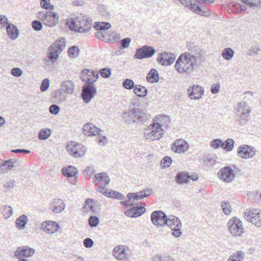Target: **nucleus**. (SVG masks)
I'll list each match as a JSON object with an SVG mask.
<instances>
[{"label":"nucleus","mask_w":261,"mask_h":261,"mask_svg":"<svg viewBox=\"0 0 261 261\" xmlns=\"http://www.w3.org/2000/svg\"><path fill=\"white\" fill-rule=\"evenodd\" d=\"M59 58V55L55 52L51 51L48 55L49 60L53 63L55 62Z\"/></svg>","instance_id":"774afa93"},{"label":"nucleus","mask_w":261,"mask_h":261,"mask_svg":"<svg viewBox=\"0 0 261 261\" xmlns=\"http://www.w3.org/2000/svg\"><path fill=\"white\" fill-rule=\"evenodd\" d=\"M68 152L74 158H81L85 155L87 148L81 144L75 142H70L66 147Z\"/></svg>","instance_id":"6e6552de"},{"label":"nucleus","mask_w":261,"mask_h":261,"mask_svg":"<svg viewBox=\"0 0 261 261\" xmlns=\"http://www.w3.org/2000/svg\"><path fill=\"white\" fill-rule=\"evenodd\" d=\"M2 212L5 218L8 219L12 215L13 210L10 206L4 205L2 208Z\"/></svg>","instance_id":"37998d69"},{"label":"nucleus","mask_w":261,"mask_h":261,"mask_svg":"<svg viewBox=\"0 0 261 261\" xmlns=\"http://www.w3.org/2000/svg\"><path fill=\"white\" fill-rule=\"evenodd\" d=\"M131 42V39L130 38H125L122 39L120 42V48H127Z\"/></svg>","instance_id":"bf43d9fd"},{"label":"nucleus","mask_w":261,"mask_h":261,"mask_svg":"<svg viewBox=\"0 0 261 261\" xmlns=\"http://www.w3.org/2000/svg\"><path fill=\"white\" fill-rule=\"evenodd\" d=\"M32 27L34 30L39 31L42 28V23L39 20H34L32 22Z\"/></svg>","instance_id":"864d4df0"},{"label":"nucleus","mask_w":261,"mask_h":261,"mask_svg":"<svg viewBox=\"0 0 261 261\" xmlns=\"http://www.w3.org/2000/svg\"><path fill=\"white\" fill-rule=\"evenodd\" d=\"M218 177L224 182H230L235 178V173L230 166H225L220 169L218 172Z\"/></svg>","instance_id":"9b49d317"},{"label":"nucleus","mask_w":261,"mask_h":261,"mask_svg":"<svg viewBox=\"0 0 261 261\" xmlns=\"http://www.w3.org/2000/svg\"><path fill=\"white\" fill-rule=\"evenodd\" d=\"M197 57L190 52L182 53L177 58L174 67L180 74L190 73L195 67H198Z\"/></svg>","instance_id":"f257e3e1"},{"label":"nucleus","mask_w":261,"mask_h":261,"mask_svg":"<svg viewBox=\"0 0 261 261\" xmlns=\"http://www.w3.org/2000/svg\"><path fill=\"white\" fill-rule=\"evenodd\" d=\"M222 141L220 139H216L213 140L211 143V145L216 148L218 149L220 147H222Z\"/></svg>","instance_id":"4d7b16f0"},{"label":"nucleus","mask_w":261,"mask_h":261,"mask_svg":"<svg viewBox=\"0 0 261 261\" xmlns=\"http://www.w3.org/2000/svg\"><path fill=\"white\" fill-rule=\"evenodd\" d=\"M145 211L144 206L135 205L124 212V214L128 217L137 218L142 214Z\"/></svg>","instance_id":"4be33fe9"},{"label":"nucleus","mask_w":261,"mask_h":261,"mask_svg":"<svg viewBox=\"0 0 261 261\" xmlns=\"http://www.w3.org/2000/svg\"><path fill=\"white\" fill-rule=\"evenodd\" d=\"M100 74L104 78H108L111 74V70L110 68H103L100 71Z\"/></svg>","instance_id":"0e129e2a"},{"label":"nucleus","mask_w":261,"mask_h":261,"mask_svg":"<svg viewBox=\"0 0 261 261\" xmlns=\"http://www.w3.org/2000/svg\"><path fill=\"white\" fill-rule=\"evenodd\" d=\"M234 145V141L232 139H228L222 142V148L226 151H231Z\"/></svg>","instance_id":"a19ab883"},{"label":"nucleus","mask_w":261,"mask_h":261,"mask_svg":"<svg viewBox=\"0 0 261 261\" xmlns=\"http://www.w3.org/2000/svg\"><path fill=\"white\" fill-rule=\"evenodd\" d=\"M28 221V219L26 215H21L16 220L15 225L16 227L20 230L23 229L25 227Z\"/></svg>","instance_id":"473e14b6"},{"label":"nucleus","mask_w":261,"mask_h":261,"mask_svg":"<svg viewBox=\"0 0 261 261\" xmlns=\"http://www.w3.org/2000/svg\"><path fill=\"white\" fill-rule=\"evenodd\" d=\"M187 48L190 53H192L195 55H201L202 54V50L194 43H188Z\"/></svg>","instance_id":"c9c22d12"},{"label":"nucleus","mask_w":261,"mask_h":261,"mask_svg":"<svg viewBox=\"0 0 261 261\" xmlns=\"http://www.w3.org/2000/svg\"><path fill=\"white\" fill-rule=\"evenodd\" d=\"M123 118L126 123L130 124L144 122L150 118V115L142 109L134 107L123 113Z\"/></svg>","instance_id":"f03ea898"},{"label":"nucleus","mask_w":261,"mask_h":261,"mask_svg":"<svg viewBox=\"0 0 261 261\" xmlns=\"http://www.w3.org/2000/svg\"><path fill=\"white\" fill-rule=\"evenodd\" d=\"M165 225L172 230V235L176 238L179 237L181 234V223L179 218L175 216H169L166 220Z\"/></svg>","instance_id":"0eeeda50"},{"label":"nucleus","mask_w":261,"mask_h":261,"mask_svg":"<svg viewBox=\"0 0 261 261\" xmlns=\"http://www.w3.org/2000/svg\"><path fill=\"white\" fill-rule=\"evenodd\" d=\"M179 1L182 5L189 8L190 10L193 5H196V4L194 3L193 0H179Z\"/></svg>","instance_id":"13d9d810"},{"label":"nucleus","mask_w":261,"mask_h":261,"mask_svg":"<svg viewBox=\"0 0 261 261\" xmlns=\"http://www.w3.org/2000/svg\"><path fill=\"white\" fill-rule=\"evenodd\" d=\"M92 20L86 16L80 14L72 18L71 24L74 30L80 33H87L92 27Z\"/></svg>","instance_id":"7ed1b4c3"},{"label":"nucleus","mask_w":261,"mask_h":261,"mask_svg":"<svg viewBox=\"0 0 261 261\" xmlns=\"http://www.w3.org/2000/svg\"><path fill=\"white\" fill-rule=\"evenodd\" d=\"M175 181L179 185L188 183L189 181L188 173L186 172H180L177 173L175 176Z\"/></svg>","instance_id":"7c9ffc66"},{"label":"nucleus","mask_w":261,"mask_h":261,"mask_svg":"<svg viewBox=\"0 0 261 261\" xmlns=\"http://www.w3.org/2000/svg\"><path fill=\"white\" fill-rule=\"evenodd\" d=\"M60 107L57 105H52L49 108V111L51 114L57 115L60 111Z\"/></svg>","instance_id":"e2e57ef3"},{"label":"nucleus","mask_w":261,"mask_h":261,"mask_svg":"<svg viewBox=\"0 0 261 261\" xmlns=\"http://www.w3.org/2000/svg\"><path fill=\"white\" fill-rule=\"evenodd\" d=\"M243 3L253 9L261 8V0H241Z\"/></svg>","instance_id":"e433bc0d"},{"label":"nucleus","mask_w":261,"mask_h":261,"mask_svg":"<svg viewBox=\"0 0 261 261\" xmlns=\"http://www.w3.org/2000/svg\"><path fill=\"white\" fill-rule=\"evenodd\" d=\"M6 30L8 36L12 40H15L18 37L19 31L17 27L12 24L8 23L6 24Z\"/></svg>","instance_id":"393cba45"},{"label":"nucleus","mask_w":261,"mask_h":261,"mask_svg":"<svg viewBox=\"0 0 261 261\" xmlns=\"http://www.w3.org/2000/svg\"><path fill=\"white\" fill-rule=\"evenodd\" d=\"M255 150L254 148L248 145L240 146L238 154L244 159L251 158L255 155Z\"/></svg>","instance_id":"6ab92c4d"},{"label":"nucleus","mask_w":261,"mask_h":261,"mask_svg":"<svg viewBox=\"0 0 261 261\" xmlns=\"http://www.w3.org/2000/svg\"><path fill=\"white\" fill-rule=\"evenodd\" d=\"M74 88V84L70 81H64L61 84L62 90L69 94H72L73 92Z\"/></svg>","instance_id":"2f4dec72"},{"label":"nucleus","mask_w":261,"mask_h":261,"mask_svg":"<svg viewBox=\"0 0 261 261\" xmlns=\"http://www.w3.org/2000/svg\"><path fill=\"white\" fill-rule=\"evenodd\" d=\"M93 244L94 242L90 238H87L84 240L83 245L85 247L87 248H91L93 246Z\"/></svg>","instance_id":"69168bd1"},{"label":"nucleus","mask_w":261,"mask_h":261,"mask_svg":"<svg viewBox=\"0 0 261 261\" xmlns=\"http://www.w3.org/2000/svg\"><path fill=\"white\" fill-rule=\"evenodd\" d=\"M221 207H222V209L223 213L225 215H228L230 214V213L231 211V207H230V205L229 204L228 202H222V204H221Z\"/></svg>","instance_id":"603ef678"},{"label":"nucleus","mask_w":261,"mask_h":261,"mask_svg":"<svg viewBox=\"0 0 261 261\" xmlns=\"http://www.w3.org/2000/svg\"><path fill=\"white\" fill-rule=\"evenodd\" d=\"M59 228V225L58 223L55 222H43L41 223V228L48 233H53L56 232Z\"/></svg>","instance_id":"b1692460"},{"label":"nucleus","mask_w":261,"mask_h":261,"mask_svg":"<svg viewBox=\"0 0 261 261\" xmlns=\"http://www.w3.org/2000/svg\"><path fill=\"white\" fill-rule=\"evenodd\" d=\"M220 83L213 84L211 87V91L213 94H216L220 91Z\"/></svg>","instance_id":"338daca9"},{"label":"nucleus","mask_w":261,"mask_h":261,"mask_svg":"<svg viewBox=\"0 0 261 261\" xmlns=\"http://www.w3.org/2000/svg\"><path fill=\"white\" fill-rule=\"evenodd\" d=\"M96 32L95 33V37L99 40L103 41L107 40L106 34L105 32L96 30Z\"/></svg>","instance_id":"5fc2aeb1"},{"label":"nucleus","mask_w":261,"mask_h":261,"mask_svg":"<svg viewBox=\"0 0 261 261\" xmlns=\"http://www.w3.org/2000/svg\"><path fill=\"white\" fill-rule=\"evenodd\" d=\"M49 86V80L48 79H44L41 83L40 86V90L44 92L48 88Z\"/></svg>","instance_id":"6e6d98bb"},{"label":"nucleus","mask_w":261,"mask_h":261,"mask_svg":"<svg viewBox=\"0 0 261 261\" xmlns=\"http://www.w3.org/2000/svg\"><path fill=\"white\" fill-rule=\"evenodd\" d=\"M68 55L72 58H76L79 56L80 49L77 46H72L68 49Z\"/></svg>","instance_id":"49530a36"},{"label":"nucleus","mask_w":261,"mask_h":261,"mask_svg":"<svg viewBox=\"0 0 261 261\" xmlns=\"http://www.w3.org/2000/svg\"><path fill=\"white\" fill-rule=\"evenodd\" d=\"M127 197L129 200H140L144 198V196H143L142 192H141V191H139L137 193H129L127 194Z\"/></svg>","instance_id":"a18cd8bd"},{"label":"nucleus","mask_w":261,"mask_h":261,"mask_svg":"<svg viewBox=\"0 0 261 261\" xmlns=\"http://www.w3.org/2000/svg\"><path fill=\"white\" fill-rule=\"evenodd\" d=\"M111 27V25L109 22H95V25L94 26V28L96 30H98L103 32H106L107 30L110 29Z\"/></svg>","instance_id":"58836bf2"},{"label":"nucleus","mask_w":261,"mask_h":261,"mask_svg":"<svg viewBox=\"0 0 261 261\" xmlns=\"http://www.w3.org/2000/svg\"><path fill=\"white\" fill-rule=\"evenodd\" d=\"M234 52L232 49L230 48H225L222 50V56L226 60H231L233 56Z\"/></svg>","instance_id":"ea45409f"},{"label":"nucleus","mask_w":261,"mask_h":261,"mask_svg":"<svg viewBox=\"0 0 261 261\" xmlns=\"http://www.w3.org/2000/svg\"><path fill=\"white\" fill-rule=\"evenodd\" d=\"M11 73L14 76L19 77L22 74L23 71L20 68L15 67L11 69Z\"/></svg>","instance_id":"052dcab7"},{"label":"nucleus","mask_w":261,"mask_h":261,"mask_svg":"<svg viewBox=\"0 0 261 261\" xmlns=\"http://www.w3.org/2000/svg\"><path fill=\"white\" fill-rule=\"evenodd\" d=\"M245 254L242 251H238L231 255L227 261H243Z\"/></svg>","instance_id":"4c0bfd02"},{"label":"nucleus","mask_w":261,"mask_h":261,"mask_svg":"<svg viewBox=\"0 0 261 261\" xmlns=\"http://www.w3.org/2000/svg\"><path fill=\"white\" fill-rule=\"evenodd\" d=\"M83 132L86 136H94L97 135L99 132H102V130L93 124L88 123L83 126Z\"/></svg>","instance_id":"5701e85b"},{"label":"nucleus","mask_w":261,"mask_h":261,"mask_svg":"<svg viewBox=\"0 0 261 261\" xmlns=\"http://www.w3.org/2000/svg\"><path fill=\"white\" fill-rule=\"evenodd\" d=\"M166 215L161 211H153L151 214V220L154 225L164 226L167 218Z\"/></svg>","instance_id":"4468645a"},{"label":"nucleus","mask_w":261,"mask_h":261,"mask_svg":"<svg viewBox=\"0 0 261 261\" xmlns=\"http://www.w3.org/2000/svg\"><path fill=\"white\" fill-rule=\"evenodd\" d=\"M97 92L93 84L85 83L82 87V96L83 101L88 103L90 102Z\"/></svg>","instance_id":"1a4fd4ad"},{"label":"nucleus","mask_w":261,"mask_h":261,"mask_svg":"<svg viewBox=\"0 0 261 261\" xmlns=\"http://www.w3.org/2000/svg\"><path fill=\"white\" fill-rule=\"evenodd\" d=\"M113 255L117 259L119 260L126 259L128 257L124 246L123 245L116 246L114 249Z\"/></svg>","instance_id":"a878e982"},{"label":"nucleus","mask_w":261,"mask_h":261,"mask_svg":"<svg viewBox=\"0 0 261 261\" xmlns=\"http://www.w3.org/2000/svg\"><path fill=\"white\" fill-rule=\"evenodd\" d=\"M175 59V56L171 53L164 52L158 55L157 61L163 66H168L172 64Z\"/></svg>","instance_id":"f3484780"},{"label":"nucleus","mask_w":261,"mask_h":261,"mask_svg":"<svg viewBox=\"0 0 261 261\" xmlns=\"http://www.w3.org/2000/svg\"><path fill=\"white\" fill-rule=\"evenodd\" d=\"M99 222L98 218L95 216L90 217L88 220L89 225L92 227H96L99 224Z\"/></svg>","instance_id":"3c124183"},{"label":"nucleus","mask_w":261,"mask_h":261,"mask_svg":"<svg viewBox=\"0 0 261 261\" xmlns=\"http://www.w3.org/2000/svg\"><path fill=\"white\" fill-rule=\"evenodd\" d=\"M251 110L248 104L244 101L240 102L237 107V114L241 120L247 121L248 120L249 114Z\"/></svg>","instance_id":"dca6fc26"},{"label":"nucleus","mask_w":261,"mask_h":261,"mask_svg":"<svg viewBox=\"0 0 261 261\" xmlns=\"http://www.w3.org/2000/svg\"><path fill=\"white\" fill-rule=\"evenodd\" d=\"M80 77L81 80L86 83L93 84L97 80L98 73L97 71L85 69L82 71Z\"/></svg>","instance_id":"2eb2a0df"},{"label":"nucleus","mask_w":261,"mask_h":261,"mask_svg":"<svg viewBox=\"0 0 261 261\" xmlns=\"http://www.w3.org/2000/svg\"><path fill=\"white\" fill-rule=\"evenodd\" d=\"M94 177L96 180L101 182V185L107 186L110 183V179L106 172L96 173L94 175Z\"/></svg>","instance_id":"bb28decb"},{"label":"nucleus","mask_w":261,"mask_h":261,"mask_svg":"<svg viewBox=\"0 0 261 261\" xmlns=\"http://www.w3.org/2000/svg\"><path fill=\"white\" fill-rule=\"evenodd\" d=\"M228 230L232 237H241L244 233L242 221L237 217H233L227 224Z\"/></svg>","instance_id":"39448f33"},{"label":"nucleus","mask_w":261,"mask_h":261,"mask_svg":"<svg viewBox=\"0 0 261 261\" xmlns=\"http://www.w3.org/2000/svg\"><path fill=\"white\" fill-rule=\"evenodd\" d=\"M35 253V250L28 246H22L18 247L14 252V256L17 258L22 257H28L32 256Z\"/></svg>","instance_id":"aec40b11"},{"label":"nucleus","mask_w":261,"mask_h":261,"mask_svg":"<svg viewBox=\"0 0 261 261\" xmlns=\"http://www.w3.org/2000/svg\"><path fill=\"white\" fill-rule=\"evenodd\" d=\"M123 86L127 90L134 89L135 87L134 81L132 80L126 79L124 80L122 83Z\"/></svg>","instance_id":"de8ad7c7"},{"label":"nucleus","mask_w":261,"mask_h":261,"mask_svg":"<svg viewBox=\"0 0 261 261\" xmlns=\"http://www.w3.org/2000/svg\"><path fill=\"white\" fill-rule=\"evenodd\" d=\"M146 80L151 83L158 82L159 81V75L157 70L151 69L146 76Z\"/></svg>","instance_id":"c756f323"},{"label":"nucleus","mask_w":261,"mask_h":261,"mask_svg":"<svg viewBox=\"0 0 261 261\" xmlns=\"http://www.w3.org/2000/svg\"><path fill=\"white\" fill-rule=\"evenodd\" d=\"M189 147L188 143L185 140L179 139L175 140L172 145L171 149L174 152L181 153L187 151Z\"/></svg>","instance_id":"a211bd4d"},{"label":"nucleus","mask_w":261,"mask_h":261,"mask_svg":"<svg viewBox=\"0 0 261 261\" xmlns=\"http://www.w3.org/2000/svg\"><path fill=\"white\" fill-rule=\"evenodd\" d=\"M147 131L148 132L145 133V138L152 141L159 140L165 133L161 126L155 123L150 124L148 126Z\"/></svg>","instance_id":"423d86ee"},{"label":"nucleus","mask_w":261,"mask_h":261,"mask_svg":"<svg viewBox=\"0 0 261 261\" xmlns=\"http://www.w3.org/2000/svg\"><path fill=\"white\" fill-rule=\"evenodd\" d=\"M204 88L198 85H193L188 87L187 89V95L191 99L198 100L203 95Z\"/></svg>","instance_id":"ddd939ff"},{"label":"nucleus","mask_w":261,"mask_h":261,"mask_svg":"<svg viewBox=\"0 0 261 261\" xmlns=\"http://www.w3.org/2000/svg\"><path fill=\"white\" fill-rule=\"evenodd\" d=\"M191 11L195 12L196 14L203 16H209L211 15V11L208 10L203 9L197 5H193L191 8Z\"/></svg>","instance_id":"72a5a7b5"},{"label":"nucleus","mask_w":261,"mask_h":261,"mask_svg":"<svg viewBox=\"0 0 261 261\" xmlns=\"http://www.w3.org/2000/svg\"><path fill=\"white\" fill-rule=\"evenodd\" d=\"M65 204L61 199L54 198L50 203L49 208L54 213H61L65 209Z\"/></svg>","instance_id":"412c9836"},{"label":"nucleus","mask_w":261,"mask_h":261,"mask_svg":"<svg viewBox=\"0 0 261 261\" xmlns=\"http://www.w3.org/2000/svg\"><path fill=\"white\" fill-rule=\"evenodd\" d=\"M52 46L55 49L62 50L65 47V39L64 38L61 39L59 41L54 43Z\"/></svg>","instance_id":"8fccbe9b"},{"label":"nucleus","mask_w":261,"mask_h":261,"mask_svg":"<svg viewBox=\"0 0 261 261\" xmlns=\"http://www.w3.org/2000/svg\"><path fill=\"white\" fill-rule=\"evenodd\" d=\"M172 163V159L169 156H165L162 159L161 162V166L163 168L169 167Z\"/></svg>","instance_id":"09e8293b"},{"label":"nucleus","mask_w":261,"mask_h":261,"mask_svg":"<svg viewBox=\"0 0 261 261\" xmlns=\"http://www.w3.org/2000/svg\"><path fill=\"white\" fill-rule=\"evenodd\" d=\"M156 119L157 122L155 123V124H158L161 126V128L162 126H165L167 127L170 123V120L169 117L166 115H158L156 116Z\"/></svg>","instance_id":"cd10ccee"},{"label":"nucleus","mask_w":261,"mask_h":261,"mask_svg":"<svg viewBox=\"0 0 261 261\" xmlns=\"http://www.w3.org/2000/svg\"><path fill=\"white\" fill-rule=\"evenodd\" d=\"M100 132H99L97 134L98 135L97 142L99 145L104 146L106 143L107 138L105 136H102Z\"/></svg>","instance_id":"680f3d73"},{"label":"nucleus","mask_w":261,"mask_h":261,"mask_svg":"<svg viewBox=\"0 0 261 261\" xmlns=\"http://www.w3.org/2000/svg\"><path fill=\"white\" fill-rule=\"evenodd\" d=\"M155 53V50L153 47L144 45L136 49L134 58L137 59L150 58L153 56Z\"/></svg>","instance_id":"f8f14e48"},{"label":"nucleus","mask_w":261,"mask_h":261,"mask_svg":"<svg viewBox=\"0 0 261 261\" xmlns=\"http://www.w3.org/2000/svg\"><path fill=\"white\" fill-rule=\"evenodd\" d=\"M134 92L138 96L144 97L147 94L148 90L143 86L136 85L134 88Z\"/></svg>","instance_id":"f704fd0d"},{"label":"nucleus","mask_w":261,"mask_h":261,"mask_svg":"<svg viewBox=\"0 0 261 261\" xmlns=\"http://www.w3.org/2000/svg\"><path fill=\"white\" fill-rule=\"evenodd\" d=\"M63 174L66 177H73L77 173V169L72 166L64 167L62 170Z\"/></svg>","instance_id":"c85d7f7f"},{"label":"nucleus","mask_w":261,"mask_h":261,"mask_svg":"<svg viewBox=\"0 0 261 261\" xmlns=\"http://www.w3.org/2000/svg\"><path fill=\"white\" fill-rule=\"evenodd\" d=\"M37 18L41 20L44 24L53 28L59 22V16L55 12L50 11H39L36 14Z\"/></svg>","instance_id":"20e7f679"},{"label":"nucleus","mask_w":261,"mask_h":261,"mask_svg":"<svg viewBox=\"0 0 261 261\" xmlns=\"http://www.w3.org/2000/svg\"><path fill=\"white\" fill-rule=\"evenodd\" d=\"M51 135V131L49 129H42L39 132L38 138L40 140H46Z\"/></svg>","instance_id":"c03bdc74"},{"label":"nucleus","mask_w":261,"mask_h":261,"mask_svg":"<svg viewBox=\"0 0 261 261\" xmlns=\"http://www.w3.org/2000/svg\"><path fill=\"white\" fill-rule=\"evenodd\" d=\"M245 219L256 227H261V212L258 210H252L244 213Z\"/></svg>","instance_id":"9d476101"},{"label":"nucleus","mask_w":261,"mask_h":261,"mask_svg":"<svg viewBox=\"0 0 261 261\" xmlns=\"http://www.w3.org/2000/svg\"><path fill=\"white\" fill-rule=\"evenodd\" d=\"M50 0H40V6L44 9L49 11L53 10L54 9V6L50 3Z\"/></svg>","instance_id":"79ce46f5"}]
</instances>
